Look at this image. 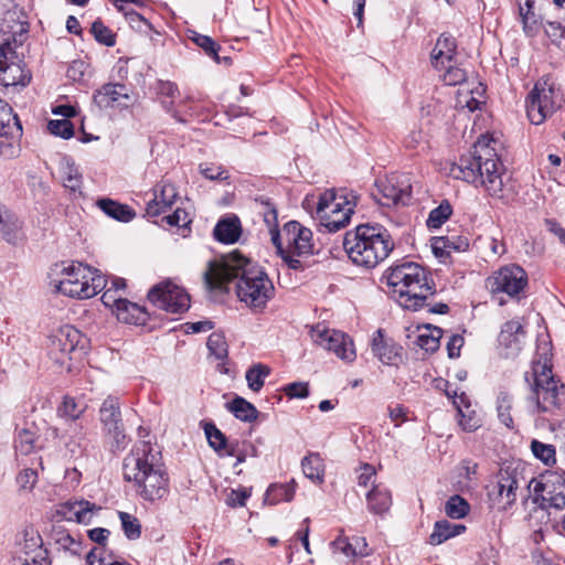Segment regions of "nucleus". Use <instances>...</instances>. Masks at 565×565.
<instances>
[{
    "label": "nucleus",
    "instance_id": "f257e3e1",
    "mask_svg": "<svg viewBox=\"0 0 565 565\" xmlns=\"http://www.w3.org/2000/svg\"><path fill=\"white\" fill-rule=\"evenodd\" d=\"M236 282V295L241 302L253 311H263L275 295V287L265 270L235 250L220 262H211L204 274L207 288L227 290V285Z\"/></svg>",
    "mask_w": 565,
    "mask_h": 565
},
{
    "label": "nucleus",
    "instance_id": "f03ea898",
    "mask_svg": "<svg viewBox=\"0 0 565 565\" xmlns=\"http://www.w3.org/2000/svg\"><path fill=\"white\" fill-rule=\"evenodd\" d=\"M493 143H495L493 138L481 136L475 142L472 151L462 154L457 162L452 163L449 172L455 179L482 188L492 198L503 199L505 196L504 167Z\"/></svg>",
    "mask_w": 565,
    "mask_h": 565
},
{
    "label": "nucleus",
    "instance_id": "7ed1b4c3",
    "mask_svg": "<svg viewBox=\"0 0 565 565\" xmlns=\"http://www.w3.org/2000/svg\"><path fill=\"white\" fill-rule=\"evenodd\" d=\"M124 479L134 482L136 492L147 501L162 499L169 491V478L160 451L150 441H139L124 459Z\"/></svg>",
    "mask_w": 565,
    "mask_h": 565
},
{
    "label": "nucleus",
    "instance_id": "20e7f679",
    "mask_svg": "<svg viewBox=\"0 0 565 565\" xmlns=\"http://www.w3.org/2000/svg\"><path fill=\"white\" fill-rule=\"evenodd\" d=\"M390 232L380 224H360L345 233L343 247L353 264L367 269L384 262L394 249Z\"/></svg>",
    "mask_w": 565,
    "mask_h": 565
},
{
    "label": "nucleus",
    "instance_id": "39448f33",
    "mask_svg": "<svg viewBox=\"0 0 565 565\" xmlns=\"http://www.w3.org/2000/svg\"><path fill=\"white\" fill-rule=\"evenodd\" d=\"M388 291L405 309L418 310L435 294L434 285L424 267L405 262L390 267L385 273Z\"/></svg>",
    "mask_w": 565,
    "mask_h": 565
},
{
    "label": "nucleus",
    "instance_id": "423d86ee",
    "mask_svg": "<svg viewBox=\"0 0 565 565\" xmlns=\"http://www.w3.org/2000/svg\"><path fill=\"white\" fill-rule=\"evenodd\" d=\"M106 285L105 277L97 269L82 263H62L51 268L50 286L55 291L72 298H92Z\"/></svg>",
    "mask_w": 565,
    "mask_h": 565
},
{
    "label": "nucleus",
    "instance_id": "0eeeda50",
    "mask_svg": "<svg viewBox=\"0 0 565 565\" xmlns=\"http://www.w3.org/2000/svg\"><path fill=\"white\" fill-rule=\"evenodd\" d=\"M273 244L286 265L295 270L302 268L300 257L313 253L311 230L297 221L287 222L281 232H274Z\"/></svg>",
    "mask_w": 565,
    "mask_h": 565
},
{
    "label": "nucleus",
    "instance_id": "6e6552de",
    "mask_svg": "<svg viewBox=\"0 0 565 565\" xmlns=\"http://www.w3.org/2000/svg\"><path fill=\"white\" fill-rule=\"evenodd\" d=\"M358 195L347 190H327L317 204V216L320 224L330 233L344 228L354 213Z\"/></svg>",
    "mask_w": 565,
    "mask_h": 565
},
{
    "label": "nucleus",
    "instance_id": "1a4fd4ad",
    "mask_svg": "<svg viewBox=\"0 0 565 565\" xmlns=\"http://www.w3.org/2000/svg\"><path fill=\"white\" fill-rule=\"evenodd\" d=\"M534 394L541 412L563 409L565 403V385L555 380L552 365L546 361H535L532 366Z\"/></svg>",
    "mask_w": 565,
    "mask_h": 565
},
{
    "label": "nucleus",
    "instance_id": "9d476101",
    "mask_svg": "<svg viewBox=\"0 0 565 565\" xmlns=\"http://www.w3.org/2000/svg\"><path fill=\"white\" fill-rule=\"evenodd\" d=\"M563 103L559 90L551 77L540 78L526 97V114L534 125L542 124L552 116Z\"/></svg>",
    "mask_w": 565,
    "mask_h": 565
},
{
    "label": "nucleus",
    "instance_id": "9b49d317",
    "mask_svg": "<svg viewBox=\"0 0 565 565\" xmlns=\"http://www.w3.org/2000/svg\"><path fill=\"white\" fill-rule=\"evenodd\" d=\"M532 501L542 510H563L565 508V477L557 471H548L540 480L529 482Z\"/></svg>",
    "mask_w": 565,
    "mask_h": 565
},
{
    "label": "nucleus",
    "instance_id": "f8f14e48",
    "mask_svg": "<svg viewBox=\"0 0 565 565\" xmlns=\"http://www.w3.org/2000/svg\"><path fill=\"white\" fill-rule=\"evenodd\" d=\"M527 274L519 265L510 264L500 267L488 279L487 287L492 294H505L519 298L527 286Z\"/></svg>",
    "mask_w": 565,
    "mask_h": 565
},
{
    "label": "nucleus",
    "instance_id": "ddd939ff",
    "mask_svg": "<svg viewBox=\"0 0 565 565\" xmlns=\"http://www.w3.org/2000/svg\"><path fill=\"white\" fill-rule=\"evenodd\" d=\"M310 337L317 345L333 352L344 362L351 363L356 358L352 339L341 331L319 323L311 328Z\"/></svg>",
    "mask_w": 565,
    "mask_h": 565
},
{
    "label": "nucleus",
    "instance_id": "4468645a",
    "mask_svg": "<svg viewBox=\"0 0 565 565\" xmlns=\"http://www.w3.org/2000/svg\"><path fill=\"white\" fill-rule=\"evenodd\" d=\"M13 43L6 40L0 44V81L9 86H26L31 81L30 71L25 70L22 61L15 53L18 40L14 38Z\"/></svg>",
    "mask_w": 565,
    "mask_h": 565
},
{
    "label": "nucleus",
    "instance_id": "2eb2a0df",
    "mask_svg": "<svg viewBox=\"0 0 565 565\" xmlns=\"http://www.w3.org/2000/svg\"><path fill=\"white\" fill-rule=\"evenodd\" d=\"M148 299L153 306L170 313H182L190 308L186 291L171 280L153 286L148 292Z\"/></svg>",
    "mask_w": 565,
    "mask_h": 565
},
{
    "label": "nucleus",
    "instance_id": "dca6fc26",
    "mask_svg": "<svg viewBox=\"0 0 565 565\" xmlns=\"http://www.w3.org/2000/svg\"><path fill=\"white\" fill-rule=\"evenodd\" d=\"M379 202L382 205H407L412 199L411 177L406 173H391L375 183Z\"/></svg>",
    "mask_w": 565,
    "mask_h": 565
},
{
    "label": "nucleus",
    "instance_id": "f3484780",
    "mask_svg": "<svg viewBox=\"0 0 565 565\" xmlns=\"http://www.w3.org/2000/svg\"><path fill=\"white\" fill-rule=\"evenodd\" d=\"M99 420L105 434L111 438V447L121 450L127 440L121 422L120 403L117 397L108 396L99 408Z\"/></svg>",
    "mask_w": 565,
    "mask_h": 565
},
{
    "label": "nucleus",
    "instance_id": "a211bd4d",
    "mask_svg": "<svg viewBox=\"0 0 565 565\" xmlns=\"http://www.w3.org/2000/svg\"><path fill=\"white\" fill-rule=\"evenodd\" d=\"M519 479L515 471L500 469L494 481L489 486L488 495L499 510H509L516 501Z\"/></svg>",
    "mask_w": 565,
    "mask_h": 565
},
{
    "label": "nucleus",
    "instance_id": "6ab92c4d",
    "mask_svg": "<svg viewBox=\"0 0 565 565\" xmlns=\"http://www.w3.org/2000/svg\"><path fill=\"white\" fill-rule=\"evenodd\" d=\"M83 335L73 326H63L51 337L49 343V354L52 360L58 364H64L68 355L81 344Z\"/></svg>",
    "mask_w": 565,
    "mask_h": 565
},
{
    "label": "nucleus",
    "instance_id": "aec40b11",
    "mask_svg": "<svg viewBox=\"0 0 565 565\" xmlns=\"http://www.w3.org/2000/svg\"><path fill=\"white\" fill-rule=\"evenodd\" d=\"M99 510V507L87 500H68L60 504L57 514L66 521L89 524Z\"/></svg>",
    "mask_w": 565,
    "mask_h": 565
},
{
    "label": "nucleus",
    "instance_id": "412c9836",
    "mask_svg": "<svg viewBox=\"0 0 565 565\" xmlns=\"http://www.w3.org/2000/svg\"><path fill=\"white\" fill-rule=\"evenodd\" d=\"M178 196L177 189L168 182H160L153 189V199L150 200L146 207L149 216H158L170 209Z\"/></svg>",
    "mask_w": 565,
    "mask_h": 565
},
{
    "label": "nucleus",
    "instance_id": "4be33fe9",
    "mask_svg": "<svg viewBox=\"0 0 565 565\" xmlns=\"http://www.w3.org/2000/svg\"><path fill=\"white\" fill-rule=\"evenodd\" d=\"M524 338L523 324L519 319H512L502 326L498 341L507 350V355H514L521 350Z\"/></svg>",
    "mask_w": 565,
    "mask_h": 565
},
{
    "label": "nucleus",
    "instance_id": "5701e85b",
    "mask_svg": "<svg viewBox=\"0 0 565 565\" xmlns=\"http://www.w3.org/2000/svg\"><path fill=\"white\" fill-rule=\"evenodd\" d=\"M0 237L13 245L23 238V222L2 204H0Z\"/></svg>",
    "mask_w": 565,
    "mask_h": 565
},
{
    "label": "nucleus",
    "instance_id": "b1692460",
    "mask_svg": "<svg viewBox=\"0 0 565 565\" xmlns=\"http://www.w3.org/2000/svg\"><path fill=\"white\" fill-rule=\"evenodd\" d=\"M402 348L392 341H387L381 329H379L372 339V353L384 364H396L401 359Z\"/></svg>",
    "mask_w": 565,
    "mask_h": 565
},
{
    "label": "nucleus",
    "instance_id": "393cba45",
    "mask_svg": "<svg viewBox=\"0 0 565 565\" xmlns=\"http://www.w3.org/2000/svg\"><path fill=\"white\" fill-rule=\"evenodd\" d=\"M469 247V241L462 236H440L431 239L434 255L445 262L452 252H465Z\"/></svg>",
    "mask_w": 565,
    "mask_h": 565
},
{
    "label": "nucleus",
    "instance_id": "a878e982",
    "mask_svg": "<svg viewBox=\"0 0 565 565\" xmlns=\"http://www.w3.org/2000/svg\"><path fill=\"white\" fill-rule=\"evenodd\" d=\"M117 319L124 323L129 324H145L148 320V312L146 309L135 302L125 298L117 302V308L114 311Z\"/></svg>",
    "mask_w": 565,
    "mask_h": 565
},
{
    "label": "nucleus",
    "instance_id": "bb28decb",
    "mask_svg": "<svg viewBox=\"0 0 565 565\" xmlns=\"http://www.w3.org/2000/svg\"><path fill=\"white\" fill-rule=\"evenodd\" d=\"M456 52L455 39L447 34H441L431 52V63L435 68H441L446 63H451Z\"/></svg>",
    "mask_w": 565,
    "mask_h": 565
},
{
    "label": "nucleus",
    "instance_id": "cd10ccee",
    "mask_svg": "<svg viewBox=\"0 0 565 565\" xmlns=\"http://www.w3.org/2000/svg\"><path fill=\"white\" fill-rule=\"evenodd\" d=\"M366 503L370 512L382 515L387 512L392 505L391 491L382 486H373L366 493Z\"/></svg>",
    "mask_w": 565,
    "mask_h": 565
},
{
    "label": "nucleus",
    "instance_id": "c85d7f7f",
    "mask_svg": "<svg viewBox=\"0 0 565 565\" xmlns=\"http://www.w3.org/2000/svg\"><path fill=\"white\" fill-rule=\"evenodd\" d=\"M58 173L63 185L73 191H79L83 184L82 174L71 157L63 156L58 162Z\"/></svg>",
    "mask_w": 565,
    "mask_h": 565
},
{
    "label": "nucleus",
    "instance_id": "c756f323",
    "mask_svg": "<svg viewBox=\"0 0 565 565\" xmlns=\"http://www.w3.org/2000/svg\"><path fill=\"white\" fill-rule=\"evenodd\" d=\"M95 99L105 107H110L121 99L129 100L128 89L124 84H105L95 95Z\"/></svg>",
    "mask_w": 565,
    "mask_h": 565
},
{
    "label": "nucleus",
    "instance_id": "7c9ffc66",
    "mask_svg": "<svg viewBox=\"0 0 565 565\" xmlns=\"http://www.w3.org/2000/svg\"><path fill=\"white\" fill-rule=\"evenodd\" d=\"M466 530L462 524H456L447 520L437 521L434 530L429 535V543L431 545H439L447 540L461 534Z\"/></svg>",
    "mask_w": 565,
    "mask_h": 565
},
{
    "label": "nucleus",
    "instance_id": "2f4dec72",
    "mask_svg": "<svg viewBox=\"0 0 565 565\" xmlns=\"http://www.w3.org/2000/svg\"><path fill=\"white\" fill-rule=\"evenodd\" d=\"M214 237L222 243L233 244L241 235V223L237 217L224 218L214 227Z\"/></svg>",
    "mask_w": 565,
    "mask_h": 565
},
{
    "label": "nucleus",
    "instance_id": "473e14b6",
    "mask_svg": "<svg viewBox=\"0 0 565 565\" xmlns=\"http://www.w3.org/2000/svg\"><path fill=\"white\" fill-rule=\"evenodd\" d=\"M416 343L426 352H435L439 348L443 330L438 327H418Z\"/></svg>",
    "mask_w": 565,
    "mask_h": 565
},
{
    "label": "nucleus",
    "instance_id": "72a5a7b5",
    "mask_svg": "<svg viewBox=\"0 0 565 565\" xmlns=\"http://www.w3.org/2000/svg\"><path fill=\"white\" fill-rule=\"evenodd\" d=\"M97 205L106 215L119 222H129L135 217V212L128 205L120 204L110 199H102L97 202Z\"/></svg>",
    "mask_w": 565,
    "mask_h": 565
},
{
    "label": "nucleus",
    "instance_id": "f704fd0d",
    "mask_svg": "<svg viewBox=\"0 0 565 565\" xmlns=\"http://www.w3.org/2000/svg\"><path fill=\"white\" fill-rule=\"evenodd\" d=\"M484 88L479 84L475 89H470L468 85H463L458 89V104L461 107L468 108L470 111H475L483 103L482 95Z\"/></svg>",
    "mask_w": 565,
    "mask_h": 565
},
{
    "label": "nucleus",
    "instance_id": "c9c22d12",
    "mask_svg": "<svg viewBox=\"0 0 565 565\" xmlns=\"http://www.w3.org/2000/svg\"><path fill=\"white\" fill-rule=\"evenodd\" d=\"M301 467L305 476L316 483L323 482L324 466L323 460L319 454H310L301 461Z\"/></svg>",
    "mask_w": 565,
    "mask_h": 565
},
{
    "label": "nucleus",
    "instance_id": "e433bc0d",
    "mask_svg": "<svg viewBox=\"0 0 565 565\" xmlns=\"http://www.w3.org/2000/svg\"><path fill=\"white\" fill-rule=\"evenodd\" d=\"M355 546H353L352 542H349L345 539H339L333 542L334 552H340L348 558H353L355 556H364L367 555V544L365 539L355 537Z\"/></svg>",
    "mask_w": 565,
    "mask_h": 565
},
{
    "label": "nucleus",
    "instance_id": "4c0bfd02",
    "mask_svg": "<svg viewBox=\"0 0 565 565\" xmlns=\"http://www.w3.org/2000/svg\"><path fill=\"white\" fill-rule=\"evenodd\" d=\"M295 495V483L273 484L265 494V502L268 504H277L281 501L289 502Z\"/></svg>",
    "mask_w": 565,
    "mask_h": 565
},
{
    "label": "nucleus",
    "instance_id": "58836bf2",
    "mask_svg": "<svg viewBox=\"0 0 565 565\" xmlns=\"http://www.w3.org/2000/svg\"><path fill=\"white\" fill-rule=\"evenodd\" d=\"M204 433L210 447L216 452L221 454L224 451L228 456L233 455V451L227 447L225 435L213 423H206L204 425Z\"/></svg>",
    "mask_w": 565,
    "mask_h": 565
},
{
    "label": "nucleus",
    "instance_id": "ea45409f",
    "mask_svg": "<svg viewBox=\"0 0 565 565\" xmlns=\"http://www.w3.org/2000/svg\"><path fill=\"white\" fill-rule=\"evenodd\" d=\"M228 409L234 414V416L243 422H253L258 416L257 408L243 397H236L232 401L228 406Z\"/></svg>",
    "mask_w": 565,
    "mask_h": 565
},
{
    "label": "nucleus",
    "instance_id": "a19ab883",
    "mask_svg": "<svg viewBox=\"0 0 565 565\" xmlns=\"http://www.w3.org/2000/svg\"><path fill=\"white\" fill-rule=\"evenodd\" d=\"M270 374V369L265 364H254L245 374L248 387L254 392H259L264 386L265 379Z\"/></svg>",
    "mask_w": 565,
    "mask_h": 565
},
{
    "label": "nucleus",
    "instance_id": "79ce46f5",
    "mask_svg": "<svg viewBox=\"0 0 565 565\" xmlns=\"http://www.w3.org/2000/svg\"><path fill=\"white\" fill-rule=\"evenodd\" d=\"M455 407L460 416L459 425L467 431H475L481 426L480 417L471 409L470 404H465L463 407L455 401Z\"/></svg>",
    "mask_w": 565,
    "mask_h": 565
},
{
    "label": "nucleus",
    "instance_id": "37998d69",
    "mask_svg": "<svg viewBox=\"0 0 565 565\" xmlns=\"http://www.w3.org/2000/svg\"><path fill=\"white\" fill-rule=\"evenodd\" d=\"M206 345L211 355H214L216 360L224 361L227 358L228 345L223 333H211Z\"/></svg>",
    "mask_w": 565,
    "mask_h": 565
},
{
    "label": "nucleus",
    "instance_id": "c03bdc74",
    "mask_svg": "<svg viewBox=\"0 0 565 565\" xmlns=\"http://www.w3.org/2000/svg\"><path fill=\"white\" fill-rule=\"evenodd\" d=\"M469 510V503L457 494L450 497L445 504V513L451 519L465 518Z\"/></svg>",
    "mask_w": 565,
    "mask_h": 565
},
{
    "label": "nucleus",
    "instance_id": "a18cd8bd",
    "mask_svg": "<svg viewBox=\"0 0 565 565\" xmlns=\"http://www.w3.org/2000/svg\"><path fill=\"white\" fill-rule=\"evenodd\" d=\"M512 398L507 393H500L497 399V412L500 422L508 428H513V418L511 415Z\"/></svg>",
    "mask_w": 565,
    "mask_h": 565
},
{
    "label": "nucleus",
    "instance_id": "49530a36",
    "mask_svg": "<svg viewBox=\"0 0 565 565\" xmlns=\"http://www.w3.org/2000/svg\"><path fill=\"white\" fill-rule=\"evenodd\" d=\"M531 450L534 457L540 459L545 465H553L556 462V450L553 445L544 444L533 439L531 443Z\"/></svg>",
    "mask_w": 565,
    "mask_h": 565
},
{
    "label": "nucleus",
    "instance_id": "de8ad7c7",
    "mask_svg": "<svg viewBox=\"0 0 565 565\" xmlns=\"http://www.w3.org/2000/svg\"><path fill=\"white\" fill-rule=\"evenodd\" d=\"M190 39L201 47L206 55L211 56L214 61L218 62V44L210 36L191 31Z\"/></svg>",
    "mask_w": 565,
    "mask_h": 565
},
{
    "label": "nucleus",
    "instance_id": "09e8293b",
    "mask_svg": "<svg viewBox=\"0 0 565 565\" xmlns=\"http://www.w3.org/2000/svg\"><path fill=\"white\" fill-rule=\"evenodd\" d=\"M119 520L125 535L129 540H137L141 535V525L136 516L128 512H119Z\"/></svg>",
    "mask_w": 565,
    "mask_h": 565
},
{
    "label": "nucleus",
    "instance_id": "8fccbe9b",
    "mask_svg": "<svg viewBox=\"0 0 565 565\" xmlns=\"http://www.w3.org/2000/svg\"><path fill=\"white\" fill-rule=\"evenodd\" d=\"M452 209L448 202L441 203L434 209L427 218V226L429 228H439L451 215Z\"/></svg>",
    "mask_w": 565,
    "mask_h": 565
},
{
    "label": "nucleus",
    "instance_id": "3c124183",
    "mask_svg": "<svg viewBox=\"0 0 565 565\" xmlns=\"http://www.w3.org/2000/svg\"><path fill=\"white\" fill-rule=\"evenodd\" d=\"M92 33L94 34L95 40L100 44L106 46H114L116 44L115 34L100 20L93 22Z\"/></svg>",
    "mask_w": 565,
    "mask_h": 565
},
{
    "label": "nucleus",
    "instance_id": "603ef678",
    "mask_svg": "<svg viewBox=\"0 0 565 565\" xmlns=\"http://www.w3.org/2000/svg\"><path fill=\"white\" fill-rule=\"evenodd\" d=\"M12 120L15 121L18 129L21 130V126L17 116L13 114L12 108L6 100L0 98V136L9 134L10 122Z\"/></svg>",
    "mask_w": 565,
    "mask_h": 565
},
{
    "label": "nucleus",
    "instance_id": "864d4df0",
    "mask_svg": "<svg viewBox=\"0 0 565 565\" xmlns=\"http://www.w3.org/2000/svg\"><path fill=\"white\" fill-rule=\"evenodd\" d=\"M445 70V73L443 75V81L447 85H460L462 87L466 82V72L460 67H454L450 65V63H446L444 67L439 68Z\"/></svg>",
    "mask_w": 565,
    "mask_h": 565
},
{
    "label": "nucleus",
    "instance_id": "5fc2aeb1",
    "mask_svg": "<svg viewBox=\"0 0 565 565\" xmlns=\"http://www.w3.org/2000/svg\"><path fill=\"white\" fill-rule=\"evenodd\" d=\"M126 4L127 3H124V10H120L126 20L128 21V23L130 24V26L135 30H137L138 32H141V33H148L152 26L151 24L139 13H137L136 11L134 10H127L126 9Z\"/></svg>",
    "mask_w": 565,
    "mask_h": 565
},
{
    "label": "nucleus",
    "instance_id": "6e6d98bb",
    "mask_svg": "<svg viewBox=\"0 0 565 565\" xmlns=\"http://www.w3.org/2000/svg\"><path fill=\"white\" fill-rule=\"evenodd\" d=\"M47 128L52 135L64 139H68L74 135L73 124L68 119L50 120Z\"/></svg>",
    "mask_w": 565,
    "mask_h": 565
},
{
    "label": "nucleus",
    "instance_id": "4d7b16f0",
    "mask_svg": "<svg viewBox=\"0 0 565 565\" xmlns=\"http://www.w3.org/2000/svg\"><path fill=\"white\" fill-rule=\"evenodd\" d=\"M86 561L89 565H131L124 559H113L103 556L100 547H94L86 556Z\"/></svg>",
    "mask_w": 565,
    "mask_h": 565
},
{
    "label": "nucleus",
    "instance_id": "13d9d810",
    "mask_svg": "<svg viewBox=\"0 0 565 565\" xmlns=\"http://www.w3.org/2000/svg\"><path fill=\"white\" fill-rule=\"evenodd\" d=\"M83 412L84 407L79 405L73 397H65L58 408L61 416L73 420L79 418Z\"/></svg>",
    "mask_w": 565,
    "mask_h": 565
},
{
    "label": "nucleus",
    "instance_id": "bf43d9fd",
    "mask_svg": "<svg viewBox=\"0 0 565 565\" xmlns=\"http://www.w3.org/2000/svg\"><path fill=\"white\" fill-rule=\"evenodd\" d=\"M200 172L209 180H226L228 179V171L220 164L203 163L200 164Z\"/></svg>",
    "mask_w": 565,
    "mask_h": 565
},
{
    "label": "nucleus",
    "instance_id": "052dcab7",
    "mask_svg": "<svg viewBox=\"0 0 565 565\" xmlns=\"http://www.w3.org/2000/svg\"><path fill=\"white\" fill-rule=\"evenodd\" d=\"M282 391L289 398H305L309 395L307 382H294L284 386Z\"/></svg>",
    "mask_w": 565,
    "mask_h": 565
},
{
    "label": "nucleus",
    "instance_id": "680f3d73",
    "mask_svg": "<svg viewBox=\"0 0 565 565\" xmlns=\"http://www.w3.org/2000/svg\"><path fill=\"white\" fill-rule=\"evenodd\" d=\"M263 217H264V222L266 223V225L268 227V232L270 234V238L273 242L274 241V232H280L278 230V218H277L276 209L273 205L267 203L263 211Z\"/></svg>",
    "mask_w": 565,
    "mask_h": 565
},
{
    "label": "nucleus",
    "instance_id": "e2e57ef3",
    "mask_svg": "<svg viewBox=\"0 0 565 565\" xmlns=\"http://www.w3.org/2000/svg\"><path fill=\"white\" fill-rule=\"evenodd\" d=\"M166 222L171 226L188 227L192 222L189 213L184 209H177L172 214L164 217Z\"/></svg>",
    "mask_w": 565,
    "mask_h": 565
},
{
    "label": "nucleus",
    "instance_id": "0e129e2a",
    "mask_svg": "<svg viewBox=\"0 0 565 565\" xmlns=\"http://www.w3.org/2000/svg\"><path fill=\"white\" fill-rule=\"evenodd\" d=\"M375 481V469L373 466L369 463H364L360 467V472L358 475V484L360 487L366 488L370 484L373 487Z\"/></svg>",
    "mask_w": 565,
    "mask_h": 565
},
{
    "label": "nucleus",
    "instance_id": "69168bd1",
    "mask_svg": "<svg viewBox=\"0 0 565 565\" xmlns=\"http://www.w3.org/2000/svg\"><path fill=\"white\" fill-rule=\"evenodd\" d=\"M545 33L552 42L559 44L565 39V26L558 22H547Z\"/></svg>",
    "mask_w": 565,
    "mask_h": 565
},
{
    "label": "nucleus",
    "instance_id": "338daca9",
    "mask_svg": "<svg viewBox=\"0 0 565 565\" xmlns=\"http://www.w3.org/2000/svg\"><path fill=\"white\" fill-rule=\"evenodd\" d=\"M38 481V473L34 469H24L17 477V482L22 489H32Z\"/></svg>",
    "mask_w": 565,
    "mask_h": 565
},
{
    "label": "nucleus",
    "instance_id": "774afa93",
    "mask_svg": "<svg viewBox=\"0 0 565 565\" xmlns=\"http://www.w3.org/2000/svg\"><path fill=\"white\" fill-rule=\"evenodd\" d=\"M463 345V338L459 334H452L447 342L448 356L451 359L460 355V349Z\"/></svg>",
    "mask_w": 565,
    "mask_h": 565
}]
</instances>
